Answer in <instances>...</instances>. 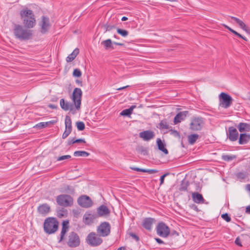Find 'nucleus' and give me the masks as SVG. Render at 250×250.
<instances>
[{
	"label": "nucleus",
	"mask_w": 250,
	"mask_h": 250,
	"mask_svg": "<svg viewBox=\"0 0 250 250\" xmlns=\"http://www.w3.org/2000/svg\"><path fill=\"white\" fill-rule=\"evenodd\" d=\"M73 76L76 77H80L82 75L81 71L78 69H75L73 71Z\"/></svg>",
	"instance_id": "42"
},
{
	"label": "nucleus",
	"mask_w": 250,
	"mask_h": 250,
	"mask_svg": "<svg viewBox=\"0 0 250 250\" xmlns=\"http://www.w3.org/2000/svg\"><path fill=\"white\" fill-rule=\"evenodd\" d=\"M58 221L56 218L53 217L47 218L44 222V230L49 234L54 233L58 230Z\"/></svg>",
	"instance_id": "3"
},
{
	"label": "nucleus",
	"mask_w": 250,
	"mask_h": 250,
	"mask_svg": "<svg viewBox=\"0 0 250 250\" xmlns=\"http://www.w3.org/2000/svg\"><path fill=\"white\" fill-rule=\"evenodd\" d=\"M157 144L158 149L163 152L165 154H167L168 152L167 149L165 148V145L160 138L157 139Z\"/></svg>",
	"instance_id": "27"
},
{
	"label": "nucleus",
	"mask_w": 250,
	"mask_h": 250,
	"mask_svg": "<svg viewBox=\"0 0 250 250\" xmlns=\"http://www.w3.org/2000/svg\"><path fill=\"white\" fill-rule=\"evenodd\" d=\"M65 128L72 129L71 119L69 116H66L65 118Z\"/></svg>",
	"instance_id": "35"
},
{
	"label": "nucleus",
	"mask_w": 250,
	"mask_h": 250,
	"mask_svg": "<svg viewBox=\"0 0 250 250\" xmlns=\"http://www.w3.org/2000/svg\"><path fill=\"white\" fill-rule=\"evenodd\" d=\"M246 212L250 213V206H248L246 208Z\"/></svg>",
	"instance_id": "60"
},
{
	"label": "nucleus",
	"mask_w": 250,
	"mask_h": 250,
	"mask_svg": "<svg viewBox=\"0 0 250 250\" xmlns=\"http://www.w3.org/2000/svg\"><path fill=\"white\" fill-rule=\"evenodd\" d=\"M188 112V111H184L182 112H180L178 113L174 118V123L175 125H176L182 121H184L186 117L187 116Z\"/></svg>",
	"instance_id": "18"
},
{
	"label": "nucleus",
	"mask_w": 250,
	"mask_h": 250,
	"mask_svg": "<svg viewBox=\"0 0 250 250\" xmlns=\"http://www.w3.org/2000/svg\"><path fill=\"white\" fill-rule=\"evenodd\" d=\"M60 106L62 109L65 111L68 110H72L73 105V104L69 102H65L64 99H62L60 100Z\"/></svg>",
	"instance_id": "22"
},
{
	"label": "nucleus",
	"mask_w": 250,
	"mask_h": 250,
	"mask_svg": "<svg viewBox=\"0 0 250 250\" xmlns=\"http://www.w3.org/2000/svg\"><path fill=\"white\" fill-rule=\"evenodd\" d=\"M192 197L193 201L197 204H203L204 202L203 196L198 192H192Z\"/></svg>",
	"instance_id": "21"
},
{
	"label": "nucleus",
	"mask_w": 250,
	"mask_h": 250,
	"mask_svg": "<svg viewBox=\"0 0 250 250\" xmlns=\"http://www.w3.org/2000/svg\"><path fill=\"white\" fill-rule=\"evenodd\" d=\"M40 25L41 26V32L43 34L45 33L50 27L49 18L42 16Z\"/></svg>",
	"instance_id": "14"
},
{
	"label": "nucleus",
	"mask_w": 250,
	"mask_h": 250,
	"mask_svg": "<svg viewBox=\"0 0 250 250\" xmlns=\"http://www.w3.org/2000/svg\"><path fill=\"white\" fill-rule=\"evenodd\" d=\"M90 154L84 151H76L74 152V155L76 157H87Z\"/></svg>",
	"instance_id": "34"
},
{
	"label": "nucleus",
	"mask_w": 250,
	"mask_h": 250,
	"mask_svg": "<svg viewBox=\"0 0 250 250\" xmlns=\"http://www.w3.org/2000/svg\"><path fill=\"white\" fill-rule=\"evenodd\" d=\"M239 131L241 132L250 131V124L246 123H240L237 125Z\"/></svg>",
	"instance_id": "23"
},
{
	"label": "nucleus",
	"mask_w": 250,
	"mask_h": 250,
	"mask_svg": "<svg viewBox=\"0 0 250 250\" xmlns=\"http://www.w3.org/2000/svg\"><path fill=\"white\" fill-rule=\"evenodd\" d=\"M97 217V215L95 213L86 212L83 216V222L86 224L90 225L93 223Z\"/></svg>",
	"instance_id": "13"
},
{
	"label": "nucleus",
	"mask_w": 250,
	"mask_h": 250,
	"mask_svg": "<svg viewBox=\"0 0 250 250\" xmlns=\"http://www.w3.org/2000/svg\"><path fill=\"white\" fill-rule=\"evenodd\" d=\"M101 44L103 45L104 48L106 50L109 48L113 49V43L110 39H107L103 41Z\"/></svg>",
	"instance_id": "30"
},
{
	"label": "nucleus",
	"mask_w": 250,
	"mask_h": 250,
	"mask_svg": "<svg viewBox=\"0 0 250 250\" xmlns=\"http://www.w3.org/2000/svg\"><path fill=\"white\" fill-rule=\"evenodd\" d=\"M65 192L68 193H73L74 192V189L70 186H67V188L65 189Z\"/></svg>",
	"instance_id": "47"
},
{
	"label": "nucleus",
	"mask_w": 250,
	"mask_h": 250,
	"mask_svg": "<svg viewBox=\"0 0 250 250\" xmlns=\"http://www.w3.org/2000/svg\"><path fill=\"white\" fill-rule=\"evenodd\" d=\"M155 222V220L152 218H145L142 223L143 227L147 230H150L152 229V226Z\"/></svg>",
	"instance_id": "19"
},
{
	"label": "nucleus",
	"mask_w": 250,
	"mask_h": 250,
	"mask_svg": "<svg viewBox=\"0 0 250 250\" xmlns=\"http://www.w3.org/2000/svg\"><path fill=\"white\" fill-rule=\"evenodd\" d=\"M57 216H58L59 217H60V218H61V217H63V214L62 211H61V210H60V211H58V212H57Z\"/></svg>",
	"instance_id": "53"
},
{
	"label": "nucleus",
	"mask_w": 250,
	"mask_h": 250,
	"mask_svg": "<svg viewBox=\"0 0 250 250\" xmlns=\"http://www.w3.org/2000/svg\"><path fill=\"white\" fill-rule=\"evenodd\" d=\"M75 139H73L72 140H69L68 141V144L69 145H70L71 144H74V143H76V142H75Z\"/></svg>",
	"instance_id": "56"
},
{
	"label": "nucleus",
	"mask_w": 250,
	"mask_h": 250,
	"mask_svg": "<svg viewBox=\"0 0 250 250\" xmlns=\"http://www.w3.org/2000/svg\"><path fill=\"white\" fill-rule=\"evenodd\" d=\"M117 32L118 34L124 37H125L128 35V32L127 30L121 29L120 28H118L117 29Z\"/></svg>",
	"instance_id": "37"
},
{
	"label": "nucleus",
	"mask_w": 250,
	"mask_h": 250,
	"mask_svg": "<svg viewBox=\"0 0 250 250\" xmlns=\"http://www.w3.org/2000/svg\"><path fill=\"white\" fill-rule=\"evenodd\" d=\"M97 212L99 216H103L108 214L109 210L106 206L102 205L98 208Z\"/></svg>",
	"instance_id": "25"
},
{
	"label": "nucleus",
	"mask_w": 250,
	"mask_h": 250,
	"mask_svg": "<svg viewBox=\"0 0 250 250\" xmlns=\"http://www.w3.org/2000/svg\"><path fill=\"white\" fill-rule=\"evenodd\" d=\"M232 33H233L235 35L237 36L238 37H239L240 38H242V39H243V40H244L245 41L246 40V38H245L244 37L242 36L241 34H240L239 33H238V32H237L235 30H233V31L232 32Z\"/></svg>",
	"instance_id": "49"
},
{
	"label": "nucleus",
	"mask_w": 250,
	"mask_h": 250,
	"mask_svg": "<svg viewBox=\"0 0 250 250\" xmlns=\"http://www.w3.org/2000/svg\"><path fill=\"white\" fill-rule=\"evenodd\" d=\"M222 218L226 220L227 222H229L231 221L230 217L229 216L228 213H224L221 215Z\"/></svg>",
	"instance_id": "43"
},
{
	"label": "nucleus",
	"mask_w": 250,
	"mask_h": 250,
	"mask_svg": "<svg viewBox=\"0 0 250 250\" xmlns=\"http://www.w3.org/2000/svg\"><path fill=\"white\" fill-rule=\"evenodd\" d=\"M114 43L115 44H116V45H120V46H123L124 45L123 43H119V42H114Z\"/></svg>",
	"instance_id": "61"
},
{
	"label": "nucleus",
	"mask_w": 250,
	"mask_h": 250,
	"mask_svg": "<svg viewBox=\"0 0 250 250\" xmlns=\"http://www.w3.org/2000/svg\"><path fill=\"white\" fill-rule=\"evenodd\" d=\"M155 239L156 241V242L160 244L164 243V242L160 238H155Z\"/></svg>",
	"instance_id": "54"
},
{
	"label": "nucleus",
	"mask_w": 250,
	"mask_h": 250,
	"mask_svg": "<svg viewBox=\"0 0 250 250\" xmlns=\"http://www.w3.org/2000/svg\"><path fill=\"white\" fill-rule=\"evenodd\" d=\"M113 28H114V26H108L106 28V30H110Z\"/></svg>",
	"instance_id": "62"
},
{
	"label": "nucleus",
	"mask_w": 250,
	"mask_h": 250,
	"mask_svg": "<svg viewBox=\"0 0 250 250\" xmlns=\"http://www.w3.org/2000/svg\"><path fill=\"white\" fill-rule=\"evenodd\" d=\"M159 126H160V128H161V129H167L169 128V125L167 124L166 120L161 121L159 124Z\"/></svg>",
	"instance_id": "36"
},
{
	"label": "nucleus",
	"mask_w": 250,
	"mask_h": 250,
	"mask_svg": "<svg viewBox=\"0 0 250 250\" xmlns=\"http://www.w3.org/2000/svg\"><path fill=\"white\" fill-rule=\"evenodd\" d=\"M13 33L16 38L21 41L28 40L32 38L33 35L32 30L26 29L19 24H15Z\"/></svg>",
	"instance_id": "2"
},
{
	"label": "nucleus",
	"mask_w": 250,
	"mask_h": 250,
	"mask_svg": "<svg viewBox=\"0 0 250 250\" xmlns=\"http://www.w3.org/2000/svg\"><path fill=\"white\" fill-rule=\"evenodd\" d=\"M131 168H132V169H133L135 171H141V172H143V170H144V169L139 168H137V167H132Z\"/></svg>",
	"instance_id": "55"
},
{
	"label": "nucleus",
	"mask_w": 250,
	"mask_h": 250,
	"mask_svg": "<svg viewBox=\"0 0 250 250\" xmlns=\"http://www.w3.org/2000/svg\"><path fill=\"white\" fill-rule=\"evenodd\" d=\"M128 19V18L126 17H123L122 18V21H126Z\"/></svg>",
	"instance_id": "63"
},
{
	"label": "nucleus",
	"mask_w": 250,
	"mask_h": 250,
	"mask_svg": "<svg viewBox=\"0 0 250 250\" xmlns=\"http://www.w3.org/2000/svg\"><path fill=\"white\" fill-rule=\"evenodd\" d=\"M69 229V222L68 221H64L62 224V229L60 233V238L59 240V243L61 242L64 239V236L66 233L68 231Z\"/></svg>",
	"instance_id": "17"
},
{
	"label": "nucleus",
	"mask_w": 250,
	"mask_h": 250,
	"mask_svg": "<svg viewBox=\"0 0 250 250\" xmlns=\"http://www.w3.org/2000/svg\"><path fill=\"white\" fill-rule=\"evenodd\" d=\"M157 170L156 169H144V170H143V172H147L149 174H152L157 172Z\"/></svg>",
	"instance_id": "44"
},
{
	"label": "nucleus",
	"mask_w": 250,
	"mask_h": 250,
	"mask_svg": "<svg viewBox=\"0 0 250 250\" xmlns=\"http://www.w3.org/2000/svg\"><path fill=\"white\" fill-rule=\"evenodd\" d=\"M168 174V173H166V174H164L163 175H162V176H161L160 179V185H162V184H163L165 177H166Z\"/></svg>",
	"instance_id": "48"
},
{
	"label": "nucleus",
	"mask_w": 250,
	"mask_h": 250,
	"mask_svg": "<svg viewBox=\"0 0 250 250\" xmlns=\"http://www.w3.org/2000/svg\"><path fill=\"white\" fill-rule=\"evenodd\" d=\"M138 151L144 155L147 154V150L142 146L139 147L138 149Z\"/></svg>",
	"instance_id": "46"
},
{
	"label": "nucleus",
	"mask_w": 250,
	"mask_h": 250,
	"mask_svg": "<svg viewBox=\"0 0 250 250\" xmlns=\"http://www.w3.org/2000/svg\"><path fill=\"white\" fill-rule=\"evenodd\" d=\"M100 236L95 232H90L86 238V243L92 247L98 246L103 242V240Z\"/></svg>",
	"instance_id": "4"
},
{
	"label": "nucleus",
	"mask_w": 250,
	"mask_h": 250,
	"mask_svg": "<svg viewBox=\"0 0 250 250\" xmlns=\"http://www.w3.org/2000/svg\"><path fill=\"white\" fill-rule=\"evenodd\" d=\"M235 243L239 246H242L241 241L239 237L236 238L235 241Z\"/></svg>",
	"instance_id": "51"
},
{
	"label": "nucleus",
	"mask_w": 250,
	"mask_h": 250,
	"mask_svg": "<svg viewBox=\"0 0 250 250\" xmlns=\"http://www.w3.org/2000/svg\"><path fill=\"white\" fill-rule=\"evenodd\" d=\"M237 176L239 179H244L247 177V175L245 173L239 172L237 174Z\"/></svg>",
	"instance_id": "45"
},
{
	"label": "nucleus",
	"mask_w": 250,
	"mask_h": 250,
	"mask_svg": "<svg viewBox=\"0 0 250 250\" xmlns=\"http://www.w3.org/2000/svg\"><path fill=\"white\" fill-rule=\"evenodd\" d=\"M77 127L80 131L83 130L85 128L84 124L83 122H78L76 123Z\"/></svg>",
	"instance_id": "38"
},
{
	"label": "nucleus",
	"mask_w": 250,
	"mask_h": 250,
	"mask_svg": "<svg viewBox=\"0 0 250 250\" xmlns=\"http://www.w3.org/2000/svg\"><path fill=\"white\" fill-rule=\"evenodd\" d=\"M78 204L83 208H88L92 206V201L87 195H82L78 199Z\"/></svg>",
	"instance_id": "12"
},
{
	"label": "nucleus",
	"mask_w": 250,
	"mask_h": 250,
	"mask_svg": "<svg viewBox=\"0 0 250 250\" xmlns=\"http://www.w3.org/2000/svg\"><path fill=\"white\" fill-rule=\"evenodd\" d=\"M130 236H131L133 239H134L136 241H138L139 240V237L136 235L135 234L133 233H130Z\"/></svg>",
	"instance_id": "50"
},
{
	"label": "nucleus",
	"mask_w": 250,
	"mask_h": 250,
	"mask_svg": "<svg viewBox=\"0 0 250 250\" xmlns=\"http://www.w3.org/2000/svg\"><path fill=\"white\" fill-rule=\"evenodd\" d=\"M97 231L100 236H107L110 232V225L108 222H103L98 227Z\"/></svg>",
	"instance_id": "10"
},
{
	"label": "nucleus",
	"mask_w": 250,
	"mask_h": 250,
	"mask_svg": "<svg viewBox=\"0 0 250 250\" xmlns=\"http://www.w3.org/2000/svg\"><path fill=\"white\" fill-rule=\"evenodd\" d=\"M71 131H72L71 128H65V131L62 135V138L63 139H65L70 134V133L71 132Z\"/></svg>",
	"instance_id": "39"
},
{
	"label": "nucleus",
	"mask_w": 250,
	"mask_h": 250,
	"mask_svg": "<svg viewBox=\"0 0 250 250\" xmlns=\"http://www.w3.org/2000/svg\"><path fill=\"white\" fill-rule=\"evenodd\" d=\"M66 244L70 248H76L80 244V238L75 232L69 233L66 240Z\"/></svg>",
	"instance_id": "7"
},
{
	"label": "nucleus",
	"mask_w": 250,
	"mask_h": 250,
	"mask_svg": "<svg viewBox=\"0 0 250 250\" xmlns=\"http://www.w3.org/2000/svg\"><path fill=\"white\" fill-rule=\"evenodd\" d=\"M231 19H233L239 25V26L244 30L247 31L248 28L246 26L245 23L240 19L234 17H231Z\"/></svg>",
	"instance_id": "31"
},
{
	"label": "nucleus",
	"mask_w": 250,
	"mask_h": 250,
	"mask_svg": "<svg viewBox=\"0 0 250 250\" xmlns=\"http://www.w3.org/2000/svg\"><path fill=\"white\" fill-rule=\"evenodd\" d=\"M158 235L162 237H167L170 233V229L164 223H159L156 228Z\"/></svg>",
	"instance_id": "9"
},
{
	"label": "nucleus",
	"mask_w": 250,
	"mask_h": 250,
	"mask_svg": "<svg viewBox=\"0 0 250 250\" xmlns=\"http://www.w3.org/2000/svg\"><path fill=\"white\" fill-rule=\"evenodd\" d=\"M220 106L224 108H229L232 104L233 99L229 94L222 92L219 95Z\"/></svg>",
	"instance_id": "6"
},
{
	"label": "nucleus",
	"mask_w": 250,
	"mask_h": 250,
	"mask_svg": "<svg viewBox=\"0 0 250 250\" xmlns=\"http://www.w3.org/2000/svg\"><path fill=\"white\" fill-rule=\"evenodd\" d=\"M224 26L227 29H228L229 31H230L231 33H232V32L233 31V29H231V28H230L228 26L225 25V24H223Z\"/></svg>",
	"instance_id": "57"
},
{
	"label": "nucleus",
	"mask_w": 250,
	"mask_h": 250,
	"mask_svg": "<svg viewBox=\"0 0 250 250\" xmlns=\"http://www.w3.org/2000/svg\"><path fill=\"white\" fill-rule=\"evenodd\" d=\"M229 138L231 141H235L238 137V132L236 128L230 127L229 128Z\"/></svg>",
	"instance_id": "20"
},
{
	"label": "nucleus",
	"mask_w": 250,
	"mask_h": 250,
	"mask_svg": "<svg viewBox=\"0 0 250 250\" xmlns=\"http://www.w3.org/2000/svg\"><path fill=\"white\" fill-rule=\"evenodd\" d=\"M82 91L79 88H75L73 92L72 99L77 109L80 108Z\"/></svg>",
	"instance_id": "8"
},
{
	"label": "nucleus",
	"mask_w": 250,
	"mask_h": 250,
	"mask_svg": "<svg viewBox=\"0 0 250 250\" xmlns=\"http://www.w3.org/2000/svg\"><path fill=\"white\" fill-rule=\"evenodd\" d=\"M140 138H142L144 141H148L154 137V133L150 130H146L141 132L139 134Z\"/></svg>",
	"instance_id": "16"
},
{
	"label": "nucleus",
	"mask_w": 250,
	"mask_h": 250,
	"mask_svg": "<svg viewBox=\"0 0 250 250\" xmlns=\"http://www.w3.org/2000/svg\"><path fill=\"white\" fill-rule=\"evenodd\" d=\"M48 106H49L50 108H52V109H56V108H57V106H56V105H54V104H49V105H48Z\"/></svg>",
	"instance_id": "58"
},
{
	"label": "nucleus",
	"mask_w": 250,
	"mask_h": 250,
	"mask_svg": "<svg viewBox=\"0 0 250 250\" xmlns=\"http://www.w3.org/2000/svg\"><path fill=\"white\" fill-rule=\"evenodd\" d=\"M136 107V105H133L130 107V108L126 109L123 110L121 113L120 115L122 116H130L133 112V110L134 108H135Z\"/></svg>",
	"instance_id": "29"
},
{
	"label": "nucleus",
	"mask_w": 250,
	"mask_h": 250,
	"mask_svg": "<svg viewBox=\"0 0 250 250\" xmlns=\"http://www.w3.org/2000/svg\"><path fill=\"white\" fill-rule=\"evenodd\" d=\"M76 143H85V141L84 139H78L75 140Z\"/></svg>",
	"instance_id": "52"
},
{
	"label": "nucleus",
	"mask_w": 250,
	"mask_h": 250,
	"mask_svg": "<svg viewBox=\"0 0 250 250\" xmlns=\"http://www.w3.org/2000/svg\"><path fill=\"white\" fill-rule=\"evenodd\" d=\"M189 185L188 182L182 181L180 187L179 188L181 191H186L188 190V188Z\"/></svg>",
	"instance_id": "33"
},
{
	"label": "nucleus",
	"mask_w": 250,
	"mask_h": 250,
	"mask_svg": "<svg viewBox=\"0 0 250 250\" xmlns=\"http://www.w3.org/2000/svg\"><path fill=\"white\" fill-rule=\"evenodd\" d=\"M117 250H125V248L122 247L117 249Z\"/></svg>",
	"instance_id": "64"
},
{
	"label": "nucleus",
	"mask_w": 250,
	"mask_h": 250,
	"mask_svg": "<svg viewBox=\"0 0 250 250\" xmlns=\"http://www.w3.org/2000/svg\"><path fill=\"white\" fill-rule=\"evenodd\" d=\"M54 122L52 121H49L47 122H41L34 126V128L37 129H41L45 128L47 125L50 124H53Z\"/></svg>",
	"instance_id": "28"
},
{
	"label": "nucleus",
	"mask_w": 250,
	"mask_h": 250,
	"mask_svg": "<svg viewBox=\"0 0 250 250\" xmlns=\"http://www.w3.org/2000/svg\"><path fill=\"white\" fill-rule=\"evenodd\" d=\"M71 156L69 155H63V156L59 157L57 158V160L58 161H61L64 160L66 159H69L71 158Z\"/></svg>",
	"instance_id": "41"
},
{
	"label": "nucleus",
	"mask_w": 250,
	"mask_h": 250,
	"mask_svg": "<svg viewBox=\"0 0 250 250\" xmlns=\"http://www.w3.org/2000/svg\"><path fill=\"white\" fill-rule=\"evenodd\" d=\"M222 159L226 161H229L234 159L235 157L234 156H229L228 155H222Z\"/></svg>",
	"instance_id": "40"
},
{
	"label": "nucleus",
	"mask_w": 250,
	"mask_h": 250,
	"mask_svg": "<svg viewBox=\"0 0 250 250\" xmlns=\"http://www.w3.org/2000/svg\"><path fill=\"white\" fill-rule=\"evenodd\" d=\"M199 135L196 134H193L188 136V142L189 144L193 145L194 144L196 140L198 139Z\"/></svg>",
	"instance_id": "32"
},
{
	"label": "nucleus",
	"mask_w": 250,
	"mask_h": 250,
	"mask_svg": "<svg viewBox=\"0 0 250 250\" xmlns=\"http://www.w3.org/2000/svg\"><path fill=\"white\" fill-rule=\"evenodd\" d=\"M20 15L23 24L27 28H33L36 24V20L33 11L28 9H24L21 11Z\"/></svg>",
	"instance_id": "1"
},
{
	"label": "nucleus",
	"mask_w": 250,
	"mask_h": 250,
	"mask_svg": "<svg viewBox=\"0 0 250 250\" xmlns=\"http://www.w3.org/2000/svg\"><path fill=\"white\" fill-rule=\"evenodd\" d=\"M128 86H129L128 85H127V86H123V87H121L118 88L117 89L118 90H122L123 89H124L126 88V87H127Z\"/></svg>",
	"instance_id": "59"
},
{
	"label": "nucleus",
	"mask_w": 250,
	"mask_h": 250,
	"mask_svg": "<svg viewBox=\"0 0 250 250\" xmlns=\"http://www.w3.org/2000/svg\"><path fill=\"white\" fill-rule=\"evenodd\" d=\"M204 125V121L201 118L194 117L192 119L190 124V128L193 131H198L201 129Z\"/></svg>",
	"instance_id": "11"
},
{
	"label": "nucleus",
	"mask_w": 250,
	"mask_h": 250,
	"mask_svg": "<svg viewBox=\"0 0 250 250\" xmlns=\"http://www.w3.org/2000/svg\"><path fill=\"white\" fill-rule=\"evenodd\" d=\"M37 211L42 215L46 216L50 211V207L47 204H43L38 207Z\"/></svg>",
	"instance_id": "15"
},
{
	"label": "nucleus",
	"mask_w": 250,
	"mask_h": 250,
	"mask_svg": "<svg viewBox=\"0 0 250 250\" xmlns=\"http://www.w3.org/2000/svg\"><path fill=\"white\" fill-rule=\"evenodd\" d=\"M250 140V135L249 134L242 133L240 135L239 143L240 145L247 144Z\"/></svg>",
	"instance_id": "24"
},
{
	"label": "nucleus",
	"mask_w": 250,
	"mask_h": 250,
	"mask_svg": "<svg viewBox=\"0 0 250 250\" xmlns=\"http://www.w3.org/2000/svg\"><path fill=\"white\" fill-rule=\"evenodd\" d=\"M79 52V50L78 48L75 49L73 51L68 55V56L66 58V61L67 62H71L73 61L76 56L78 55Z\"/></svg>",
	"instance_id": "26"
},
{
	"label": "nucleus",
	"mask_w": 250,
	"mask_h": 250,
	"mask_svg": "<svg viewBox=\"0 0 250 250\" xmlns=\"http://www.w3.org/2000/svg\"><path fill=\"white\" fill-rule=\"evenodd\" d=\"M56 201L58 205L65 207L71 206L73 203V198L70 195L65 194L58 196Z\"/></svg>",
	"instance_id": "5"
}]
</instances>
